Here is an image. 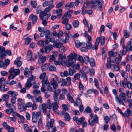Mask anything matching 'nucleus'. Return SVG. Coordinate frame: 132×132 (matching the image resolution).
<instances>
[{
  "instance_id": "40",
  "label": "nucleus",
  "mask_w": 132,
  "mask_h": 132,
  "mask_svg": "<svg viewBox=\"0 0 132 132\" xmlns=\"http://www.w3.org/2000/svg\"><path fill=\"white\" fill-rule=\"evenodd\" d=\"M42 109L43 112L44 113V114H45L46 110V103H43L42 105Z\"/></svg>"
},
{
  "instance_id": "56",
  "label": "nucleus",
  "mask_w": 132,
  "mask_h": 132,
  "mask_svg": "<svg viewBox=\"0 0 132 132\" xmlns=\"http://www.w3.org/2000/svg\"><path fill=\"white\" fill-rule=\"evenodd\" d=\"M75 44L77 48H79L81 46V43L78 40H77L75 42Z\"/></svg>"
},
{
  "instance_id": "46",
  "label": "nucleus",
  "mask_w": 132,
  "mask_h": 132,
  "mask_svg": "<svg viewBox=\"0 0 132 132\" xmlns=\"http://www.w3.org/2000/svg\"><path fill=\"white\" fill-rule=\"evenodd\" d=\"M49 70L51 71H55L56 70V68L55 66L51 65L49 67Z\"/></svg>"
},
{
  "instance_id": "58",
  "label": "nucleus",
  "mask_w": 132,
  "mask_h": 132,
  "mask_svg": "<svg viewBox=\"0 0 132 132\" xmlns=\"http://www.w3.org/2000/svg\"><path fill=\"white\" fill-rule=\"evenodd\" d=\"M32 105V104L31 102H29L27 103L26 104L23 106V108L24 109L26 108L27 107L29 108L31 107Z\"/></svg>"
},
{
  "instance_id": "60",
  "label": "nucleus",
  "mask_w": 132,
  "mask_h": 132,
  "mask_svg": "<svg viewBox=\"0 0 132 132\" xmlns=\"http://www.w3.org/2000/svg\"><path fill=\"white\" fill-rule=\"evenodd\" d=\"M31 39L30 38L28 37L26 39L25 43L26 45L29 44L31 42Z\"/></svg>"
},
{
  "instance_id": "57",
  "label": "nucleus",
  "mask_w": 132,
  "mask_h": 132,
  "mask_svg": "<svg viewBox=\"0 0 132 132\" xmlns=\"http://www.w3.org/2000/svg\"><path fill=\"white\" fill-rule=\"evenodd\" d=\"M33 94L35 95H39L40 94L41 92L40 90L35 89L33 91Z\"/></svg>"
},
{
  "instance_id": "48",
  "label": "nucleus",
  "mask_w": 132,
  "mask_h": 132,
  "mask_svg": "<svg viewBox=\"0 0 132 132\" xmlns=\"http://www.w3.org/2000/svg\"><path fill=\"white\" fill-rule=\"evenodd\" d=\"M32 85V84L31 82L27 81L26 84L25 88L27 89L29 88Z\"/></svg>"
},
{
  "instance_id": "8",
  "label": "nucleus",
  "mask_w": 132,
  "mask_h": 132,
  "mask_svg": "<svg viewBox=\"0 0 132 132\" xmlns=\"http://www.w3.org/2000/svg\"><path fill=\"white\" fill-rule=\"evenodd\" d=\"M53 48V45H49L45 47H44L40 50L43 53L44 52V51L46 53H49Z\"/></svg>"
},
{
  "instance_id": "42",
  "label": "nucleus",
  "mask_w": 132,
  "mask_h": 132,
  "mask_svg": "<svg viewBox=\"0 0 132 132\" xmlns=\"http://www.w3.org/2000/svg\"><path fill=\"white\" fill-rule=\"evenodd\" d=\"M16 97H12L11 100V102L13 104H12V106H13V108L15 109L16 108V107L15 106H14V105L13 104H14L16 102Z\"/></svg>"
},
{
  "instance_id": "49",
  "label": "nucleus",
  "mask_w": 132,
  "mask_h": 132,
  "mask_svg": "<svg viewBox=\"0 0 132 132\" xmlns=\"http://www.w3.org/2000/svg\"><path fill=\"white\" fill-rule=\"evenodd\" d=\"M75 72L76 71L73 69H72L71 68L69 69V73L70 76H72L73 75V73H75Z\"/></svg>"
},
{
  "instance_id": "32",
  "label": "nucleus",
  "mask_w": 132,
  "mask_h": 132,
  "mask_svg": "<svg viewBox=\"0 0 132 132\" xmlns=\"http://www.w3.org/2000/svg\"><path fill=\"white\" fill-rule=\"evenodd\" d=\"M7 94L11 95L13 97H16L18 93L15 91H8L7 92Z\"/></svg>"
},
{
  "instance_id": "39",
  "label": "nucleus",
  "mask_w": 132,
  "mask_h": 132,
  "mask_svg": "<svg viewBox=\"0 0 132 132\" xmlns=\"http://www.w3.org/2000/svg\"><path fill=\"white\" fill-rule=\"evenodd\" d=\"M46 59V57L45 56H43L41 57L40 56L39 57L38 61L39 62L40 60L42 63H44Z\"/></svg>"
},
{
  "instance_id": "61",
  "label": "nucleus",
  "mask_w": 132,
  "mask_h": 132,
  "mask_svg": "<svg viewBox=\"0 0 132 132\" xmlns=\"http://www.w3.org/2000/svg\"><path fill=\"white\" fill-rule=\"evenodd\" d=\"M86 111L87 113H90L91 112V110L90 107L87 106L86 107L84 110V112H85Z\"/></svg>"
},
{
  "instance_id": "9",
  "label": "nucleus",
  "mask_w": 132,
  "mask_h": 132,
  "mask_svg": "<svg viewBox=\"0 0 132 132\" xmlns=\"http://www.w3.org/2000/svg\"><path fill=\"white\" fill-rule=\"evenodd\" d=\"M122 51H120L119 54V56L120 57V59H121L123 55H125L127 51L128 50L127 47L125 45H123L122 47Z\"/></svg>"
},
{
  "instance_id": "54",
  "label": "nucleus",
  "mask_w": 132,
  "mask_h": 132,
  "mask_svg": "<svg viewBox=\"0 0 132 132\" xmlns=\"http://www.w3.org/2000/svg\"><path fill=\"white\" fill-rule=\"evenodd\" d=\"M9 99V96L7 94H4L3 96L2 99L3 101L6 102Z\"/></svg>"
},
{
  "instance_id": "41",
  "label": "nucleus",
  "mask_w": 132,
  "mask_h": 132,
  "mask_svg": "<svg viewBox=\"0 0 132 132\" xmlns=\"http://www.w3.org/2000/svg\"><path fill=\"white\" fill-rule=\"evenodd\" d=\"M73 25L75 28H77L78 27L79 22L78 20H74L73 21Z\"/></svg>"
},
{
  "instance_id": "6",
  "label": "nucleus",
  "mask_w": 132,
  "mask_h": 132,
  "mask_svg": "<svg viewBox=\"0 0 132 132\" xmlns=\"http://www.w3.org/2000/svg\"><path fill=\"white\" fill-rule=\"evenodd\" d=\"M41 113L40 111H38L37 112H33L32 114V121L34 123H36L37 121V117H39L38 116V113Z\"/></svg>"
},
{
  "instance_id": "13",
  "label": "nucleus",
  "mask_w": 132,
  "mask_h": 132,
  "mask_svg": "<svg viewBox=\"0 0 132 132\" xmlns=\"http://www.w3.org/2000/svg\"><path fill=\"white\" fill-rule=\"evenodd\" d=\"M132 116V111L130 109L128 108L123 113V116L126 118H128L130 116Z\"/></svg>"
},
{
  "instance_id": "17",
  "label": "nucleus",
  "mask_w": 132,
  "mask_h": 132,
  "mask_svg": "<svg viewBox=\"0 0 132 132\" xmlns=\"http://www.w3.org/2000/svg\"><path fill=\"white\" fill-rule=\"evenodd\" d=\"M21 58V56L17 57L16 59L14 61V64L15 65H16V67L17 68L21 67L22 64V62L20 61Z\"/></svg>"
},
{
  "instance_id": "23",
  "label": "nucleus",
  "mask_w": 132,
  "mask_h": 132,
  "mask_svg": "<svg viewBox=\"0 0 132 132\" xmlns=\"http://www.w3.org/2000/svg\"><path fill=\"white\" fill-rule=\"evenodd\" d=\"M89 3V2L88 1H86L84 3L81 13V14L82 15H84L85 13L86 12V9L87 6Z\"/></svg>"
},
{
  "instance_id": "36",
  "label": "nucleus",
  "mask_w": 132,
  "mask_h": 132,
  "mask_svg": "<svg viewBox=\"0 0 132 132\" xmlns=\"http://www.w3.org/2000/svg\"><path fill=\"white\" fill-rule=\"evenodd\" d=\"M62 12V10L61 9H59L56 10V13L57 14V16H58L60 19L61 18Z\"/></svg>"
},
{
  "instance_id": "25",
  "label": "nucleus",
  "mask_w": 132,
  "mask_h": 132,
  "mask_svg": "<svg viewBox=\"0 0 132 132\" xmlns=\"http://www.w3.org/2000/svg\"><path fill=\"white\" fill-rule=\"evenodd\" d=\"M5 48L3 46H0V56L3 57L6 55V53L4 52Z\"/></svg>"
},
{
  "instance_id": "7",
  "label": "nucleus",
  "mask_w": 132,
  "mask_h": 132,
  "mask_svg": "<svg viewBox=\"0 0 132 132\" xmlns=\"http://www.w3.org/2000/svg\"><path fill=\"white\" fill-rule=\"evenodd\" d=\"M103 3V2L102 0H98L95 1L94 3V7L98 6L99 8V10L100 11L102 10V5Z\"/></svg>"
},
{
  "instance_id": "35",
  "label": "nucleus",
  "mask_w": 132,
  "mask_h": 132,
  "mask_svg": "<svg viewBox=\"0 0 132 132\" xmlns=\"http://www.w3.org/2000/svg\"><path fill=\"white\" fill-rule=\"evenodd\" d=\"M54 5H51L46 8L45 9L44 12L46 13H48L49 11H50L53 8Z\"/></svg>"
},
{
  "instance_id": "63",
  "label": "nucleus",
  "mask_w": 132,
  "mask_h": 132,
  "mask_svg": "<svg viewBox=\"0 0 132 132\" xmlns=\"http://www.w3.org/2000/svg\"><path fill=\"white\" fill-rule=\"evenodd\" d=\"M83 70L84 73H88L89 71V69L87 67H85L83 68Z\"/></svg>"
},
{
  "instance_id": "45",
  "label": "nucleus",
  "mask_w": 132,
  "mask_h": 132,
  "mask_svg": "<svg viewBox=\"0 0 132 132\" xmlns=\"http://www.w3.org/2000/svg\"><path fill=\"white\" fill-rule=\"evenodd\" d=\"M124 36L126 38L129 37L130 35V33L128 31L125 30H124Z\"/></svg>"
},
{
  "instance_id": "2",
  "label": "nucleus",
  "mask_w": 132,
  "mask_h": 132,
  "mask_svg": "<svg viewBox=\"0 0 132 132\" xmlns=\"http://www.w3.org/2000/svg\"><path fill=\"white\" fill-rule=\"evenodd\" d=\"M9 72L10 75L8 77V79L10 80L13 79L15 76L19 74L20 71L19 69H14V67H12L10 69Z\"/></svg>"
},
{
  "instance_id": "51",
  "label": "nucleus",
  "mask_w": 132,
  "mask_h": 132,
  "mask_svg": "<svg viewBox=\"0 0 132 132\" xmlns=\"http://www.w3.org/2000/svg\"><path fill=\"white\" fill-rule=\"evenodd\" d=\"M109 126L108 123H106L103 126L101 127V128L103 130H106L107 129Z\"/></svg>"
},
{
  "instance_id": "21",
  "label": "nucleus",
  "mask_w": 132,
  "mask_h": 132,
  "mask_svg": "<svg viewBox=\"0 0 132 132\" xmlns=\"http://www.w3.org/2000/svg\"><path fill=\"white\" fill-rule=\"evenodd\" d=\"M29 69L27 68H25V70L24 71V73L25 75L27 77L29 78V77L32 75V71H30L29 72Z\"/></svg>"
},
{
  "instance_id": "16",
  "label": "nucleus",
  "mask_w": 132,
  "mask_h": 132,
  "mask_svg": "<svg viewBox=\"0 0 132 132\" xmlns=\"http://www.w3.org/2000/svg\"><path fill=\"white\" fill-rule=\"evenodd\" d=\"M5 79L3 78H0V89L3 92L4 90L5 87Z\"/></svg>"
},
{
  "instance_id": "55",
  "label": "nucleus",
  "mask_w": 132,
  "mask_h": 132,
  "mask_svg": "<svg viewBox=\"0 0 132 132\" xmlns=\"http://www.w3.org/2000/svg\"><path fill=\"white\" fill-rule=\"evenodd\" d=\"M6 129L7 130L8 132H14V129L13 127H10V126L7 127Z\"/></svg>"
},
{
  "instance_id": "47",
  "label": "nucleus",
  "mask_w": 132,
  "mask_h": 132,
  "mask_svg": "<svg viewBox=\"0 0 132 132\" xmlns=\"http://www.w3.org/2000/svg\"><path fill=\"white\" fill-rule=\"evenodd\" d=\"M50 34V31L49 30H47L44 31V34L45 37L47 38L49 37Z\"/></svg>"
},
{
  "instance_id": "5",
  "label": "nucleus",
  "mask_w": 132,
  "mask_h": 132,
  "mask_svg": "<svg viewBox=\"0 0 132 132\" xmlns=\"http://www.w3.org/2000/svg\"><path fill=\"white\" fill-rule=\"evenodd\" d=\"M94 119L92 118L89 119L88 120L89 124L90 126H93L94 125V122L96 123H97L98 122V118L96 115H95L94 116Z\"/></svg>"
},
{
  "instance_id": "38",
  "label": "nucleus",
  "mask_w": 132,
  "mask_h": 132,
  "mask_svg": "<svg viewBox=\"0 0 132 132\" xmlns=\"http://www.w3.org/2000/svg\"><path fill=\"white\" fill-rule=\"evenodd\" d=\"M89 62L91 65L92 67H94L95 65V64L94 61V59L92 58H90L89 61Z\"/></svg>"
},
{
  "instance_id": "20",
  "label": "nucleus",
  "mask_w": 132,
  "mask_h": 132,
  "mask_svg": "<svg viewBox=\"0 0 132 132\" xmlns=\"http://www.w3.org/2000/svg\"><path fill=\"white\" fill-rule=\"evenodd\" d=\"M100 37H97L96 39V41L95 45L92 47V49L94 50H97L98 48V47L100 42Z\"/></svg>"
},
{
  "instance_id": "24",
  "label": "nucleus",
  "mask_w": 132,
  "mask_h": 132,
  "mask_svg": "<svg viewBox=\"0 0 132 132\" xmlns=\"http://www.w3.org/2000/svg\"><path fill=\"white\" fill-rule=\"evenodd\" d=\"M72 13L71 11L69 10L68 11L66 12L63 16L62 17V19L66 18L67 17H68L69 18H70L71 17V15Z\"/></svg>"
},
{
  "instance_id": "43",
  "label": "nucleus",
  "mask_w": 132,
  "mask_h": 132,
  "mask_svg": "<svg viewBox=\"0 0 132 132\" xmlns=\"http://www.w3.org/2000/svg\"><path fill=\"white\" fill-rule=\"evenodd\" d=\"M117 54V52H114L112 51H110L109 52V55L111 57H114L116 56Z\"/></svg>"
},
{
  "instance_id": "53",
  "label": "nucleus",
  "mask_w": 132,
  "mask_h": 132,
  "mask_svg": "<svg viewBox=\"0 0 132 132\" xmlns=\"http://www.w3.org/2000/svg\"><path fill=\"white\" fill-rule=\"evenodd\" d=\"M86 48L88 49H90L92 47L91 43L89 42H87L86 43Z\"/></svg>"
},
{
  "instance_id": "64",
  "label": "nucleus",
  "mask_w": 132,
  "mask_h": 132,
  "mask_svg": "<svg viewBox=\"0 0 132 132\" xmlns=\"http://www.w3.org/2000/svg\"><path fill=\"white\" fill-rule=\"evenodd\" d=\"M128 88L130 89H132V83H131L130 81H128L127 84Z\"/></svg>"
},
{
  "instance_id": "52",
  "label": "nucleus",
  "mask_w": 132,
  "mask_h": 132,
  "mask_svg": "<svg viewBox=\"0 0 132 132\" xmlns=\"http://www.w3.org/2000/svg\"><path fill=\"white\" fill-rule=\"evenodd\" d=\"M18 118H19L20 120V121H19V123H23L24 122V116H21L20 114V116L18 117Z\"/></svg>"
},
{
  "instance_id": "37",
  "label": "nucleus",
  "mask_w": 132,
  "mask_h": 132,
  "mask_svg": "<svg viewBox=\"0 0 132 132\" xmlns=\"http://www.w3.org/2000/svg\"><path fill=\"white\" fill-rule=\"evenodd\" d=\"M47 107L48 109H51L52 108V104L51 100L48 99L46 103Z\"/></svg>"
},
{
  "instance_id": "11",
  "label": "nucleus",
  "mask_w": 132,
  "mask_h": 132,
  "mask_svg": "<svg viewBox=\"0 0 132 132\" xmlns=\"http://www.w3.org/2000/svg\"><path fill=\"white\" fill-rule=\"evenodd\" d=\"M51 85L53 86L54 89H56L58 87V85L57 82L55 80L54 78H52L50 82Z\"/></svg>"
},
{
  "instance_id": "27",
  "label": "nucleus",
  "mask_w": 132,
  "mask_h": 132,
  "mask_svg": "<svg viewBox=\"0 0 132 132\" xmlns=\"http://www.w3.org/2000/svg\"><path fill=\"white\" fill-rule=\"evenodd\" d=\"M53 1L52 0L49 1H46L43 4V7H45L47 6H49L51 5H53Z\"/></svg>"
},
{
  "instance_id": "4",
  "label": "nucleus",
  "mask_w": 132,
  "mask_h": 132,
  "mask_svg": "<svg viewBox=\"0 0 132 132\" xmlns=\"http://www.w3.org/2000/svg\"><path fill=\"white\" fill-rule=\"evenodd\" d=\"M50 16V14H47L43 11H41L39 14V18L42 20H47Z\"/></svg>"
},
{
  "instance_id": "50",
  "label": "nucleus",
  "mask_w": 132,
  "mask_h": 132,
  "mask_svg": "<svg viewBox=\"0 0 132 132\" xmlns=\"http://www.w3.org/2000/svg\"><path fill=\"white\" fill-rule=\"evenodd\" d=\"M60 75L62 77H67L68 75V73L67 71H65L63 72H61Z\"/></svg>"
},
{
  "instance_id": "18",
  "label": "nucleus",
  "mask_w": 132,
  "mask_h": 132,
  "mask_svg": "<svg viewBox=\"0 0 132 132\" xmlns=\"http://www.w3.org/2000/svg\"><path fill=\"white\" fill-rule=\"evenodd\" d=\"M52 104L53 111L55 113L58 114L59 112L57 110L59 108V105L58 104H57L55 103H53Z\"/></svg>"
},
{
  "instance_id": "15",
  "label": "nucleus",
  "mask_w": 132,
  "mask_h": 132,
  "mask_svg": "<svg viewBox=\"0 0 132 132\" xmlns=\"http://www.w3.org/2000/svg\"><path fill=\"white\" fill-rule=\"evenodd\" d=\"M54 120L53 119H51L50 122H47L46 125V128L49 129V131H50V128H52L53 127V125L54 123Z\"/></svg>"
},
{
  "instance_id": "31",
  "label": "nucleus",
  "mask_w": 132,
  "mask_h": 132,
  "mask_svg": "<svg viewBox=\"0 0 132 132\" xmlns=\"http://www.w3.org/2000/svg\"><path fill=\"white\" fill-rule=\"evenodd\" d=\"M32 54L31 51L29 50L28 51L27 56V60L28 61L32 59Z\"/></svg>"
},
{
  "instance_id": "44",
  "label": "nucleus",
  "mask_w": 132,
  "mask_h": 132,
  "mask_svg": "<svg viewBox=\"0 0 132 132\" xmlns=\"http://www.w3.org/2000/svg\"><path fill=\"white\" fill-rule=\"evenodd\" d=\"M67 97L68 99L71 103L74 102V100L72 97L70 95V94H68L67 95Z\"/></svg>"
},
{
  "instance_id": "28",
  "label": "nucleus",
  "mask_w": 132,
  "mask_h": 132,
  "mask_svg": "<svg viewBox=\"0 0 132 132\" xmlns=\"http://www.w3.org/2000/svg\"><path fill=\"white\" fill-rule=\"evenodd\" d=\"M61 92V90L60 89H58L57 90L53 91V92L54 93L53 98H57Z\"/></svg>"
},
{
  "instance_id": "10",
  "label": "nucleus",
  "mask_w": 132,
  "mask_h": 132,
  "mask_svg": "<svg viewBox=\"0 0 132 132\" xmlns=\"http://www.w3.org/2000/svg\"><path fill=\"white\" fill-rule=\"evenodd\" d=\"M73 120L78 125H80L84 122L85 120V118L82 117L79 118L77 117H74L73 118Z\"/></svg>"
},
{
  "instance_id": "22",
  "label": "nucleus",
  "mask_w": 132,
  "mask_h": 132,
  "mask_svg": "<svg viewBox=\"0 0 132 132\" xmlns=\"http://www.w3.org/2000/svg\"><path fill=\"white\" fill-rule=\"evenodd\" d=\"M119 96L120 98L122 99L125 102H127L128 101V100L127 99V95L125 93L122 92L120 94Z\"/></svg>"
},
{
  "instance_id": "14",
  "label": "nucleus",
  "mask_w": 132,
  "mask_h": 132,
  "mask_svg": "<svg viewBox=\"0 0 132 132\" xmlns=\"http://www.w3.org/2000/svg\"><path fill=\"white\" fill-rule=\"evenodd\" d=\"M61 114L62 115H64V120L67 121H69L71 119L69 113L66 112L64 111H62L61 112Z\"/></svg>"
},
{
  "instance_id": "1",
  "label": "nucleus",
  "mask_w": 132,
  "mask_h": 132,
  "mask_svg": "<svg viewBox=\"0 0 132 132\" xmlns=\"http://www.w3.org/2000/svg\"><path fill=\"white\" fill-rule=\"evenodd\" d=\"M78 55L74 52L72 53L67 56L68 60H66V63L67 67H71L75 70H77L80 68V65L79 63L75 64L76 59Z\"/></svg>"
},
{
  "instance_id": "19",
  "label": "nucleus",
  "mask_w": 132,
  "mask_h": 132,
  "mask_svg": "<svg viewBox=\"0 0 132 132\" xmlns=\"http://www.w3.org/2000/svg\"><path fill=\"white\" fill-rule=\"evenodd\" d=\"M29 20H31L32 21V23L34 24L37 22L38 18L36 15L31 14L29 16Z\"/></svg>"
},
{
  "instance_id": "33",
  "label": "nucleus",
  "mask_w": 132,
  "mask_h": 132,
  "mask_svg": "<svg viewBox=\"0 0 132 132\" xmlns=\"http://www.w3.org/2000/svg\"><path fill=\"white\" fill-rule=\"evenodd\" d=\"M74 5V3L73 2H68L65 5V7L68 9H69L71 8Z\"/></svg>"
},
{
  "instance_id": "12",
  "label": "nucleus",
  "mask_w": 132,
  "mask_h": 132,
  "mask_svg": "<svg viewBox=\"0 0 132 132\" xmlns=\"http://www.w3.org/2000/svg\"><path fill=\"white\" fill-rule=\"evenodd\" d=\"M63 43H60V40L59 39L56 40L53 44V46L54 47H56L57 48H60L63 45Z\"/></svg>"
},
{
  "instance_id": "34",
  "label": "nucleus",
  "mask_w": 132,
  "mask_h": 132,
  "mask_svg": "<svg viewBox=\"0 0 132 132\" xmlns=\"http://www.w3.org/2000/svg\"><path fill=\"white\" fill-rule=\"evenodd\" d=\"M46 73L45 72H43V73L40 75L39 78L40 79H43V80L42 81V82L43 81V80H45V78H46V79L47 80H48V78L47 77H46Z\"/></svg>"
},
{
  "instance_id": "29",
  "label": "nucleus",
  "mask_w": 132,
  "mask_h": 132,
  "mask_svg": "<svg viewBox=\"0 0 132 132\" xmlns=\"http://www.w3.org/2000/svg\"><path fill=\"white\" fill-rule=\"evenodd\" d=\"M50 65V63H47L44 64L42 67V70L43 71H46L48 69Z\"/></svg>"
},
{
  "instance_id": "30",
  "label": "nucleus",
  "mask_w": 132,
  "mask_h": 132,
  "mask_svg": "<svg viewBox=\"0 0 132 132\" xmlns=\"http://www.w3.org/2000/svg\"><path fill=\"white\" fill-rule=\"evenodd\" d=\"M107 62L106 63V66L107 69H109L111 67V59L110 57H108L107 59Z\"/></svg>"
},
{
  "instance_id": "62",
  "label": "nucleus",
  "mask_w": 132,
  "mask_h": 132,
  "mask_svg": "<svg viewBox=\"0 0 132 132\" xmlns=\"http://www.w3.org/2000/svg\"><path fill=\"white\" fill-rule=\"evenodd\" d=\"M66 51L65 47L64 46H61L59 49V52H64Z\"/></svg>"
},
{
  "instance_id": "26",
  "label": "nucleus",
  "mask_w": 132,
  "mask_h": 132,
  "mask_svg": "<svg viewBox=\"0 0 132 132\" xmlns=\"http://www.w3.org/2000/svg\"><path fill=\"white\" fill-rule=\"evenodd\" d=\"M132 38L130 39L129 40L127 44V46L128 51H132Z\"/></svg>"
},
{
  "instance_id": "3",
  "label": "nucleus",
  "mask_w": 132,
  "mask_h": 132,
  "mask_svg": "<svg viewBox=\"0 0 132 132\" xmlns=\"http://www.w3.org/2000/svg\"><path fill=\"white\" fill-rule=\"evenodd\" d=\"M42 82V87L41 88V91L42 92H44L45 91V85L47 86V90L50 92H51L52 91V88L48 80H47L46 78Z\"/></svg>"
},
{
  "instance_id": "59",
  "label": "nucleus",
  "mask_w": 132,
  "mask_h": 132,
  "mask_svg": "<svg viewBox=\"0 0 132 132\" xmlns=\"http://www.w3.org/2000/svg\"><path fill=\"white\" fill-rule=\"evenodd\" d=\"M90 72V76L91 77H93L94 75L95 70L93 68L90 70H89Z\"/></svg>"
}]
</instances>
